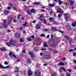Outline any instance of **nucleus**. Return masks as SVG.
<instances>
[{
    "instance_id": "nucleus-30",
    "label": "nucleus",
    "mask_w": 76,
    "mask_h": 76,
    "mask_svg": "<svg viewBox=\"0 0 76 76\" xmlns=\"http://www.w3.org/2000/svg\"><path fill=\"white\" fill-rule=\"evenodd\" d=\"M4 64L5 65H7V64H9V63H8L7 61H5L4 62Z\"/></svg>"
},
{
    "instance_id": "nucleus-16",
    "label": "nucleus",
    "mask_w": 76,
    "mask_h": 76,
    "mask_svg": "<svg viewBox=\"0 0 76 76\" xmlns=\"http://www.w3.org/2000/svg\"><path fill=\"white\" fill-rule=\"evenodd\" d=\"M2 26L4 28H6L7 27V25L5 23H3L2 24Z\"/></svg>"
},
{
    "instance_id": "nucleus-44",
    "label": "nucleus",
    "mask_w": 76,
    "mask_h": 76,
    "mask_svg": "<svg viewBox=\"0 0 76 76\" xmlns=\"http://www.w3.org/2000/svg\"><path fill=\"white\" fill-rule=\"evenodd\" d=\"M43 22L45 24H46V23H47V22L46 21V20H45V19H44L43 20Z\"/></svg>"
},
{
    "instance_id": "nucleus-46",
    "label": "nucleus",
    "mask_w": 76,
    "mask_h": 76,
    "mask_svg": "<svg viewBox=\"0 0 76 76\" xmlns=\"http://www.w3.org/2000/svg\"><path fill=\"white\" fill-rule=\"evenodd\" d=\"M34 51H37V49L36 48H34Z\"/></svg>"
},
{
    "instance_id": "nucleus-57",
    "label": "nucleus",
    "mask_w": 76,
    "mask_h": 76,
    "mask_svg": "<svg viewBox=\"0 0 76 76\" xmlns=\"http://www.w3.org/2000/svg\"><path fill=\"white\" fill-rule=\"evenodd\" d=\"M3 21L4 22V23H6V19H4L3 20Z\"/></svg>"
},
{
    "instance_id": "nucleus-36",
    "label": "nucleus",
    "mask_w": 76,
    "mask_h": 76,
    "mask_svg": "<svg viewBox=\"0 0 76 76\" xmlns=\"http://www.w3.org/2000/svg\"><path fill=\"white\" fill-rule=\"evenodd\" d=\"M6 45L7 46H8L9 47H10V44L9 43H6Z\"/></svg>"
},
{
    "instance_id": "nucleus-33",
    "label": "nucleus",
    "mask_w": 76,
    "mask_h": 76,
    "mask_svg": "<svg viewBox=\"0 0 76 76\" xmlns=\"http://www.w3.org/2000/svg\"><path fill=\"white\" fill-rule=\"evenodd\" d=\"M58 2H59V5H61V4H62V1H61L60 0H59L58 1Z\"/></svg>"
},
{
    "instance_id": "nucleus-10",
    "label": "nucleus",
    "mask_w": 76,
    "mask_h": 76,
    "mask_svg": "<svg viewBox=\"0 0 76 76\" xmlns=\"http://www.w3.org/2000/svg\"><path fill=\"white\" fill-rule=\"evenodd\" d=\"M28 54H29V55H30L31 57H32V58L35 57V56H34V53H33L31 52H29L28 53Z\"/></svg>"
},
{
    "instance_id": "nucleus-54",
    "label": "nucleus",
    "mask_w": 76,
    "mask_h": 76,
    "mask_svg": "<svg viewBox=\"0 0 76 76\" xmlns=\"http://www.w3.org/2000/svg\"><path fill=\"white\" fill-rule=\"evenodd\" d=\"M69 51H70V52H72V51H74V50L73 49H71L69 50Z\"/></svg>"
},
{
    "instance_id": "nucleus-2",
    "label": "nucleus",
    "mask_w": 76,
    "mask_h": 76,
    "mask_svg": "<svg viewBox=\"0 0 76 76\" xmlns=\"http://www.w3.org/2000/svg\"><path fill=\"white\" fill-rule=\"evenodd\" d=\"M9 55L11 57H12V56L15 58H16V55H14V53L13 52H10L9 53Z\"/></svg>"
},
{
    "instance_id": "nucleus-4",
    "label": "nucleus",
    "mask_w": 76,
    "mask_h": 76,
    "mask_svg": "<svg viewBox=\"0 0 76 76\" xmlns=\"http://www.w3.org/2000/svg\"><path fill=\"white\" fill-rule=\"evenodd\" d=\"M32 75V71L31 69H29L28 71V75L31 76Z\"/></svg>"
},
{
    "instance_id": "nucleus-38",
    "label": "nucleus",
    "mask_w": 76,
    "mask_h": 76,
    "mask_svg": "<svg viewBox=\"0 0 76 76\" xmlns=\"http://www.w3.org/2000/svg\"><path fill=\"white\" fill-rule=\"evenodd\" d=\"M23 27H21L19 28V29H20V30H21L22 31L23 30Z\"/></svg>"
},
{
    "instance_id": "nucleus-55",
    "label": "nucleus",
    "mask_w": 76,
    "mask_h": 76,
    "mask_svg": "<svg viewBox=\"0 0 76 76\" xmlns=\"http://www.w3.org/2000/svg\"><path fill=\"white\" fill-rule=\"evenodd\" d=\"M20 61V59H17L16 61H17V62H19V61Z\"/></svg>"
},
{
    "instance_id": "nucleus-62",
    "label": "nucleus",
    "mask_w": 76,
    "mask_h": 76,
    "mask_svg": "<svg viewBox=\"0 0 76 76\" xmlns=\"http://www.w3.org/2000/svg\"><path fill=\"white\" fill-rule=\"evenodd\" d=\"M51 38H53V37H54V35L51 34Z\"/></svg>"
},
{
    "instance_id": "nucleus-25",
    "label": "nucleus",
    "mask_w": 76,
    "mask_h": 76,
    "mask_svg": "<svg viewBox=\"0 0 76 76\" xmlns=\"http://www.w3.org/2000/svg\"><path fill=\"white\" fill-rule=\"evenodd\" d=\"M31 12L32 13H35V10L34 9H32L31 10Z\"/></svg>"
},
{
    "instance_id": "nucleus-40",
    "label": "nucleus",
    "mask_w": 76,
    "mask_h": 76,
    "mask_svg": "<svg viewBox=\"0 0 76 76\" xmlns=\"http://www.w3.org/2000/svg\"><path fill=\"white\" fill-rule=\"evenodd\" d=\"M27 40L28 41H32V39L31 38H27Z\"/></svg>"
},
{
    "instance_id": "nucleus-5",
    "label": "nucleus",
    "mask_w": 76,
    "mask_h": 76,
    "mask_svg": "<svg viewBox=\"0 0 76 76\" xmlns=\"http://www.w3.org/2000/svg\"><path fill=\"white\" fill-rule=\"evenodd\" d=\"M10 44L12 45L13 46L15 45V41H13L12 40H10Z\"/></svg>"
},
{
    "instance_id": "nucleus-37",
    "label": "nucleus",
    "mask_w": 76,
    "mask_h": 76,
    "mask_svg": "<svg viewBox=\"0 0 76 76\" xmlns=\"http://www.w3.org/2000/svg\"><path fill=\"white\" fill-rule=\"evenodd\" d=\"M8 19L9 20H13V18L12 17H10Z\"/></svg>"
},
{
    "instance_id": "nucleus-13",
    "label": "nucleus",
    "mask_w": 76,
    "mask_h": 76,
    "mask_svg": "<svg viewBox=\"0 0 76 76\" xmlns=\"http://www.w3.org/2000/svg\"><path fill=\"white\" fill-rule=\"evenodd\" d=\"M51 29L53 31H57V28L56 27H53L51 28Z\"/></svg>"
},
{
    "instance_id": "nucleus-61",
    "label": "nucleus",
    "mask_w": 76,
    "mask_h": 76,
    "mask_svg": "<svg viewBox=\"0 0 76 76\" xmlns=\"http://www.w3.org/2000/svg\"><path fill=\"white\" fill-rule=\"evenodd\" d=\"M59 32H60L61 33H63V31H61V30H58Z\"/></svg>"
},
{
    "instance_id": "nucleus-21",
    "label": "nucleus",
    "mask_w": 76,
    "mask_h": 76,
    "mask_svg": "<svg viewBox=\"0 0 76 76\" xmlns=\"http://www.w3.org/2000/svg\"><path fill=\"white\" fill-rule=\"evenodd\" d=\"M72 25L73 26L75 27V26H76V22H73L72 23Z\"/></svg>"
},
{
    "instance_id": "nucleus-34",
    "label": "nucleus",
    "mask_w": 76,
    "mask_h": 76,
    "mask_svg": "<svg viewBox=\"0 0 76 76\" xmlns=\"http://www.w3.org/2000/svg\"><path fill=\"white\" fill-rule=\"evenodd\" d=\"M61 15H62L61 14H59L58 15V18H61Z\"/></svg>"
},
{
    "instance_id": "nucleus-1",
    "label": "nucleus",
    "mask_w": 76,
    "mask_h": 76,
    "mask_svg": "<svg viewBox=\"0 0 76 76\" xmlns=\"http://www.w3.org/2000/svg\"><path fill=\"white\" fill-rule=\"evenodd\" d=\"M49 44L51 47H54L55 45V42L53 39L50 40L48 41Z\"/></svg>"
},
{
    "instance_id": "nucleus-23",
    "label": "nucleus",
    "mask_w": 76,
    "mask_h": 76,
    "mask_svg": "<svg viewBox=\"0 0 76 76\" xmlns=\"http://www.w3.org/2000/svg\"><path fill=\"white\" fill-rule=\"evenodd\" d=\"M54 18H50L49 19V20H50L51 22H53V20H54Z\"/></svg>"
},
{
    "instance_id": "nucleus-12",
    "label": "nucleus",
    "mask_w": 76,
    "mask_h": 76,
    "mask_svg": "<svg viewBox=\"0 0 76 76\" xmlns=\"http://www.w3.org/2000/svg\"><path fill=\"white\" fill-rule=\"evenodd\" d=\"M39 20L40 21H42V20H43V15H41L40 16Z\"/></svg>"
},
{
    "instance_id": "nucleus-63",
    "label": "nucleus",
    "mask_w": 76,
    "mask_h": 76,
    "mask_svg": "<svg viewBox=\"0 0 76 76\" xmlns=\"http://www.w3.org/2000/svg\"><path fill=\"white\" fill-rule=\"evenodd\" d=\"M68 17H65V19H66V20H67V19H68Z\"/></svg>"
},
{
    "instance_id": "nucleus-14",
    "label": "nucleus",
    "mask_w": 76,
    "mask_h": 76,
    "mask_svg": "<svg viewBox=\"0 0 76 76\" xmlns=\"http://www.w3.org/2000/svg\"><path fill=\"white\" fill-rule=\"evenodd\" d=\"M43 45H44V47H48V45H47V42H44Z\"/></svg>"
},
{
    "instance_id": "nucleus-15",
    "label": "nucleus",
    "mask_w": 76,
    "mask_h": 76,
    "mask_svg": "<svg viewBox=\"0 0 76 76\" xmlns=\"http://www.w3.org/2000/svg\"><path fill=\"white\" fill-rule=\"evenodd\" d=\"M58 65L59 66H64V64L63 62H61L58 63Z\"/></svg>"
},
{
    "instance_id": "nucleus-52",
    "label": "nucleus",
    "mask_w": 76,
    "mask_h": 76,
    "mask_svg": "<svg viewBox=\"0 0 76 76\" xmlns=\"http://www.w3.org/2000/svg\"><path fill=\"white\" fill-rule=\"evenodd\" d=\"M41 12H45V10H42L41 11Z\"/></svg>"
},
{
    "instance_id": "nucleus-47",
    "label": "nucleus",
    "mask_w": 76,
    "mask_h": 76,
    "mask_svg": "<svg viewBox=\"0 0 76 76\" xmlns=\"http://www.w3.org/2000/svg\"><path fill=\"white\" fill-rule=\"evenodd\" d=\"M49 51H51V52L53 51V49H51V48H49Z\"/></svg>"
},
{
    "instance_id": "nucleus-64",
    "label": "nucleus",
    "mask_w": 76,
    "mask_h": 76,
    "mask_svg": "<svg viewBox=\"0 0 76 76\" xmlns=\"http://www.w3.org/2000/svg\"><path fill=\"white\" fill-rule=\"evenodd\" d=\"M66 76H70V75L69 74H66Z\"/></svg>"
},
{
    "instance_id": "nucleus-51",
    "label": "nucleus",
    "mask_w": 76,
    "mask_h": 76,
    "mask_svg": "<svg viewBox=\"0 0 76 76\" xmlns=\"http://www.w3.org/2000/svg\"><path fill=\"white\" fill-rule=\"evenodd\" d=\"M47 50V49L46 48H43L41 49V50L42 51L43 50Z\"/></svg>"
},
{
    "instance_id": "nucleus-29",
    "label": "nucleus",
    "mask_w": 76,
    "mask_h": 76,
    "mask_svg": "<svg viewBox=\"0 0 76 76\" xmlns=\"http://www.w3.org/2000/svg\"><path fill=\"white\" fill-rule=\"evenodd\" d=\"M66 27L67 29H70V27L69 25H66Z\"/></svg>"
},
{
    "instance_id": "nucleus-20",
    "label": "nucleus",
    "mask_w": 76,
    "mask_h": 76,
    "mask_svg": "<svg viewBox=\"0 0 76 76\" xmlns=\"http://www.w3.org/2000/svg\"><path fill=\"white\" fill-rule=\"evenodd\" d=\"M15 69H16V70H15V72L17 73V72H18V71H19V68H18V67L16 66Z\"/></svg>"
},
{
    "instance_id": "nucleus-28",
    "label": "nucleus",
    "mask_w": 76,
    "mask_h": 76,
    "mask_svg": "<svg viewBox=\"0 0 76 76\" xmlns=\"http://www.w3.org/2000/svg\"><path fill=\"white\" fill-rule=\"evenodd\" d=\"M33 4H36V5H39V3L35 2L33 3Z\"/></svg>"
},
{
    "instance_id": "nucleus-27",
    "label": "nucleus",
    "mask_w": 76,
    "mask_h": 76,
    "mask_svg": "<svg viewBox=\"0 0 76 76\" xmlns=\"http://www.w3.org/2000/svg\"><path fill=\"white\" fill-rule=\"evenodd\" d=\"M64 37H65V38H66V39H67V40H69V36H64Z\"/></svg>"
},
{
    "instance_id": "nucleus-9",
    "label": "nucleus",
    "mask_w": 76,
    "mask_h": 76,
    "mask_svg": "<svg viewBox=\"0 0 76 76\" xmlns=\"http://www.w3.org/2000/svg\"><path fill=\"white\" fill-rule=\"evenodd\" d=\"M27 62L28 64H31L32 62H31V59H30L29 58H28L27 61Z\"/></svg>"
},
{
    "instance_id": "nucleus-7",
    "label": "nucleus",
    "mask_w": 76,
    "mask_h": 76,
    "mask_svg": "<svg viewBox=\"0 0 76 76\" xmlns=\"http://www.w3.org/2000/svg\"><path fill=\"white\" fill-rule=\"evenodd\" d=\"M69 2L70 6H73V4H74V1H72L71 0H69Z\"/></svg>"
},
{
    "instance_id": "nucleus-26",
    "label": "nucleus",
    "mask_w": 76,
    "mask_h": 76,
    "mask_svg": "<svg viewBox=\"0 0 76 76\" xmlns=\"http://www.w3.org/2000/svg\"><path fill=\"white\" fill-rule=\"evenodd\" d=\"M56 75H57V73L56 72H53L52 74V76H56Z\"/></svg>"
},
{
    "instance_id": "nucleus-31",
    "label": "nucleus",
    "mask_w": 76,
    "mask_h": 76,
    "mask_svg": "<svg viewBox=\"0 0 76 76\" xmlns=\"http://www.w3.org/2000/svg\"><path fill=\"white\" fill-rule=\"evenodd\" d=\"M0 49L1 51H5L6 50V49L5 48H1Z\"/></svg>"
},
{
    "instance_id": "nucleus-24",
    "label": "nucleus",
    "mask_w": 76,
    "mask_h": 76,
    "mask_svg": "<svg viewBox=\"0 0 76 76\" xmlns=\"http://www.w3.org/2000/svg\"><path fill=\"white\" fill-rule=\"evenodd\" d=\"M27 14L28 15H31V11L30 10H28L27 12Z\"/></svg>"
},
{
    "instance_id": "nucleus-49",
    "label": "nucleus",
    "mask_w": 76,
    "mask_h": 76,
    "mask_svg": "<svg viewBox=\"0 0 76 76\" xmlns=\"http://www.w3.org/2000/svg\"><path fill=\"white\" fill-rule=\"evenodd\" d=\"M7 9L8 10H10V9H11V7H8L7 8Z\"/></svg>"
},
{
    "instance_id": "nucleus-45",
    "label": "nucleus",
    "mask_w": 76,
    "mask_h": 76,
    "mask_svg": "<svg viewBox=\"0 0 76 76\" xmlns=\"http://www.w3.org/2000/svg\"><path fill=\"white\" fill-rule=\"evenodd\" d=\"M4 66H2L1 64H0V68H2V69H3Z\"/></svg>"
},
{
    "instance_id": "nucleus-17",
    "label": "nucleus",
    "mask_w": 76,
    "mask_h": 76,
    "mask_svg": "<svg viewBox=\"0 0 76 76\" xmlns=\"http://www.w3.org/2000/svg\"><path fill=\"white\" fill-rule=\"evenodd\" d=\"M54 6H55V5L54 4H49V6L50 7H54Z\"/></svg>"
},
{
    "instance_id": "nucleus-32",
    "label": "nucleus",
    "mask_w": 76,
    "mask_h": 76,
    "mask_svg": "<svg viewBox=\"0 0 76 76\" xmlns=\"http://www.w3.org/2000/svg\"><path fill=\"white\" fill-rule=\"evenodd\" d=\"M40 37H45V35L44 34H42L40 35Z\"/></svg>"
},
{
    "instance_id": "nucleus-42",
    "label": "nucleus",
    "mask_w": 76,
    "mask_h": 76,
    "mask_svg": "<svg viewBox=\"0 0 76 76\" xmlns=\"http://www.w3.org/2000/svg\"><path fill=\"white\" fill-rule=\"evenodd\" d=\"M20 42H23V39L22 38L20 39Z\"/></svg>"
},
{
    "instance_id": "nucleus-56",
    "label": "nucleus",
    "mask_w": 76,
    "mask_h": 76,
    "mask_svg": "<svg viewBox=\"0 0 76 76\" xmlns=\"http://www.w3.org/2000/svg\"><path fill=\"white\" fill-rule=\"evenodd\" d=\"M67 71H68V72H72V70L71 69H67Z\"/></svg>"
},
{
    "instance_id": "nucleus-48",
    "label": "nucleus",
    "mask_w": 76,
    "mask_h": 76,
    "mask_svg": "<svg viewBox=\"0 0 76 76\" xmlns=\"http://www.w3.org/2000/svg\"><path fill=\"white\" fill-rule=\"evenodd\" d=\"M62 70H64L65 72H66V70L63 67H62Z\"/></svg>"
},
{
    "instance_id": "nucleus-39",
    "label": "nucleus",
    "mask_w": 76,
    "mask_h": 76,
    "mask_svg": "<svg viewBox=\"0 0 76 76\" xmlns=\"http://www.w3.org/2000/svg\"><path fill=\"white\" fill-rule=\"evenodd\" d=\"M9 66H7L4 67L3 68V69H8L9 67Z\"/></svg>"
},
{
    "instance_id": "nucleus-41",
    "label": "nucleus",
    "mask_w": 76,
    "mask_h": 76,
    "mask_svg": "<svg viewBox=\"0 0 76 76\" xmlns=\"http://www.w3.org/2000/svg\"><path fill=\"white\" fill-rule=\"evenodd\" d=\"M63 67H61V68H59V70L60 71V72H61V71H62V70H63Z\"/></svg>"
},
{
    "instance_id": "nucleus-60",
    "label": "nucleus",
    "mask_w": 76,
    "mask_h": 76,
    "mask_svg": "<svg viewBox=\"0 0 76 76\" xmlns=\"http://www.w3.org/2000/svg\"><path fill=\"white\" fill-rule=\"evenodd\" d=\"M22 53H25V50H22Z\"/></svg>"
},
{
    "instance_id": "nucleus-35",
    "label": "nucleus",
    "mask_w": 76,
    "mask_h": 76,
    "mask_svg": "<svg viewBox=\"0 0 76 76\" xmlns=\"http://www.w3.org/2000/svg\"><path fill=\"white\" fill-rule=\"evenodd\" d=\"M27 23L26 22L24 24H23V26H26L27 25Z\"/></svg>"
},
{
    "instance_id": "nucleus-18",
    "label": "nucleus",
    "mask_w": 76,
    "mask_h": 76,
    "mask_svg": "<svg viewBox=\"0 0 76 76\" xmlns=\"http://www.w3.org/2000/svg\"><path fill=\"white\" fill-rule=\"evenodd\" d=\"M9 12L8 11V10H7L4 12V14L5 15H8V14H9Z\"/></svg>"
},
{
    "instance_id": "nucleus-53",
    "label": "nucleus",
    "mask_w": 76,
    "mask_h": 76,
    "mask_svg": "<svg viewBox=\"0 0 76 76\" xmlns=\"http://www.w3.org/2000/svg\"><path fill=\"white\" fill-rule=\"evenodd\" d=\"M44 31L45 32H47L48 31V29H44Z\"/></svg>"
},
{
    "instance_id": "nucleus-58",
    "label": "nucleus",
    "mask_w": 76,
    "mask_h": 76,
    "mask_svg": "<svg viewBox=\"0 0 76 76\" xmlns=\"http://www.w3.org/2000/svg\"><path fill=\"white\" fill-rule=\"evenodd\" d=\"M66 60V58L63 57L62 58V60Z\"/></svg>"
},
{
    "instance_id": "nucleus-6",
    "label": "nucleus",
    "mask_w": 76,
    "mask_h": 76,
    "mask_svg": "<svg viewBox=\"0 0 76 76\" xmlns=\"http://www.w3.org/2000/svg\"><path fill=\"white\" fill-rule=\"evenodd\" d=\"M42 26V24L40 23H39L37 24V27L36 28L37 29H39L41 26Z\"/></svg>"
},
{
    "instance_id": "nucleus-43",
    "label": "nucleus",
    "mask_w": 76,
    "mask_h": 76,
    "mask_svg": "<svg viewBox=\"0 0 76 76\" xmlns=\"http://www.w3.org/2000/svg\"><path fill=\"white\" fill-rule=\"evenodd\" d=\"M34 37H35L34 36V35H32L31 36V38H32L33 39H34Z\"/></svg>"
},
{
    "instance_id": "nucleus-11",
    "label": "nucleus",
    "mask_w": 76,
    "mask_h": 76,
    "mask_svg": "<svg viewBox=\"0 0 76 76\" xmlns=\"http://www.w3.org/2000/svg\"><path fill=\"white\" fill-rule=\"evenodd\" d=\"M57 13H62L63 12L61 10L60 8H58V9L57 10Z\"/></svg>"
},
{
    "instance_id": "nucleus-59",
    "label": "nucleus",
    "mask_w": 76,
    "mask_h": 76,
    "mask_svg": "<svg viewBox=\"0 0 76 76\" xmlns=\"http://www.w3.org/2000/svg\"><path fill=\"white\" fill-rule=\"evenodd\" d=\"M73 56L74 57H75L76 56V53H73Z\"/></svg>"
},
{
    "instance_id": "nucleus-50",
    "label": "nucleus",
    "mask_w": 76,
    "mask_h": 76,
    "mask_svg": "<svg viewBox=\"0 0 76 76\" xmlns=\"http://www.w3.org/2000/svg\"><path fill=\"white\" fill-rule=\"evenodd\" d=\"M24 75H26V71H24Z\"/></svg>"
},
{
    "instance_id": "nucleus-8",
    "label": "nucleus",
    "mask_w": 76,
    "mask_h": 76,
    "mask_svg": "<svg viewBox=\"0 0 76 76\" xmlns=\"http://www.w3.org/2000/svg\"><path fill=\"white\" fill-rule=\"evenodd\" d=\"M34 74L36 76H41V73L38 72H36L34 73Z\"/></svg>"
},
{
    "instance_id": "nucleus-19",
    "label": "nucleus",
    "mask_w": 76,
    "mask_h": 76,
    "mask_svg": "<svg viewBox=\"0 0 76 76\" xmlns=\"http://www.w3.org/2000/svg\"><path fill=\"white\" fill-rule=\"evenodd\" d=\"M44 58L46 60H47V59H48L49 58V57L48 56H44Z\"/></svg>"
},
{
    "instance_id": "nucleus-22",
    "label": "nucleus",
    "mask_w": 76,
    "mask_h": 76,
    "mask_svg": "<svg viewBox=\"0 0 76 76\" xmlns=\"http://www.w3.org/2000/svg\"><path fill=\"white\" fill-rule=\"evenodd\" d=\"M22 16V15H21V14H19L18 15V19H20V17Z\"/></svg>"
},
{
    "instance_id": "nucleus-3",
    "label": "nucleus",
    "mask_w": 76,
    "mask_h": 76,
    "mask_svg": "<svg viewBox=\"0 0 76 76\" xmlns=\"http://www.w3.org/2000/svg\"><path fill=\"white\" fill-rule=\"evenodd\" d=\"M15 37L16 38H18L20 37V34L18 33H16L15 34Z\"/></svg>"
}]
</instances>
